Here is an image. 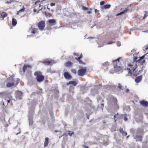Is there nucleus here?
<instances>
[{
    "instance_id": "nucleus-1",
    "label": "nucleus",
    "mask_w": 148,
    "mask_h": 148,
    "mask_svg": "<svg viewBox=\"0 0 148 148\" xmlns=\"http://www.w3.org/2000/svg\"><path fill=\"white\" fill-rule=\"evenodd\" d=\"M117 100L115 97H112L108 103V107L110 109H118L119 106L117 104Z\"/></svg>"
},
{
    "instance_id": "nucleus-2",
    "label": "nucleus",
    "mask_w": 148,
    "mask_h": 148,
    "mask_svg": "<svg viewBox=\"0 0 148 148\" xmlns=\"http://www.w3.org/2000/svg\"><path fill=\"white\" fill-rule=\"evenodd\" d=\"M143 65L141 63H136L133 68V71L136 72V77L141 73L143 71Z\"/></svg>"
},
{
    "instance_id": "nucleus-3",
    "label": "nucleus",
    "mask_w": 148,
    "mask_h": 148,
    "mask_svg": "<svg viewBox=\"0 0 148 148\" xmlns=\"http://www.w3.org/2000/svg\"><path fill=\"white\" fill-rule=\"evenodd\" d=\"M34 109V108L32 106L29 109L28 117L29 125L32 126L33 124Z\"/></svg>"
},
{
    "instance_id": "nucleus-4",
    "label": "nucleus",
    "mask_w": 148,
    "mask_h": 148,
    "mask_svg": "<svg viewBox=\"0 0 148 148\" xmlns=\"http://www.w3.org/2000/svg\"><path fill=\"white\" fill-rule=\"evenodd\" d=\"M42 73L40 71H38L35 72L34 73V75L36 76V81L38 82H42L44 79V76L42 75Z\"/></svg>"
},
{
    "instance_id": "nucleus-5",
    "label": "nucleus",
    "mask_w": 148,
    "mask_h": 148,
    "mask_svg": "<svg viewBox=\"0 0 148 148\" xmlns=\"http://www.w3.org/2000/svg\"><path fill=\"white\" fill-rule=\"evenodd\" d=\"M126 69L128 71V73L127 74L125 75V76L128 77L130 76L132 77V76H136V72L133 71V68L130 69V68H127Z\"/></svg>"
},
{
    "instance_id": "nucleus-6",
    "label": "nucleus",
    "mask_w": 148,
    "mask_h": 148,
    "mask_svg": "<svg viewBox=\"0 0 148 148\" xmlns=\"http://www.w3.org/2000/svg\"><path fill=\"white\" fill-rule=\"evenodd\" d=\"M113 66H114V71L116 73L119 74L121 73L123 71V70L121 68L122 66H121L119 65H113Z\"/></svg>"
},
{
    "instance_id": "nucleus-7",
    "label": "nucleus",
    "mask_w": 148,
    "mask_h": 148,
    "mask_svg": "<svg viewBox=\"0 0 148 148\" xmlns=\"http://www.w3.org/2000/svg\"><path fill=\"white\" fill-rule=\"evenodd\" d=\"M101 87V85H96L93 89H91V92L92 95H94L98 93L99 89Z\"/></svg>"
},
{
    "instance_id": "nucleus-8",
    "label": "nucleus",
    "mask_w": 148,
    "mask_h": 148,
    "mask_svg": "<svg viewBox=\"0 0 148 148\" xmlns=\"http://www.w3.org/2000/svg\"><path fill=\"white\" fill-rule=\"evenodd\" d=\"M45 26V22L43 21H40L38 24V27L41 31L44 30Z\"/></svg>"
},
{
    "instance_id": "nucleus-9",
    "label": "nucleus",
    "mask_w": 148,
    "mask_h": 148,
    "mask_svg": "<svg viewBox=\"0 0 148 148\" xmlns=\"http://www.w3.org/2000/svg\"><path fill=\"white\" fill-rule=\"evenodd\" d=\"M133 138L136 140V141L142 142L143 139V136L141 134H134L133 135Z\"/></svg>"
},
{
    "instance_id": "nucleus-10",
    "label": "nucleus",
    "mask_w": 148,
    "mask_h": 148,
    "mask_svg": "<svg viewBox=\"0 0 148 148\" xmlns=\"http://www.w3.org/2000/svg\"><path fill=\"white\" fill-rule=\"evenodd\" d=\"M86 71V68H82L78 70L77 74L79 76H82L85 74Z\"/></svg>"
},
{
    "instance_id": "nucleus-11",
    "label": "nucleus",
    "mask_w": 148,
    "mask_h": 148,
    "mask_svg": "<svg viewBox=\"0 0 148 148\" xmlns=\"http://www.w3.org/2000/svg\"><path fill=\"white\" fill-rule=\"evenodd\" d=\"M22 92L19 91H17L15 92V97L16 99L18 100L21 99L22 98Z\"/></svg>"
},
{
    "instance_id": "nucleus-12",
    "label": "nucleus",
    "mask_w": 148,
    "mask_h": 148,
    "mask_svg": "<svg viewBox=\"0 0 148 148\" xmlns=\"http://www.w3.org/2000/svg\"><path fill=\"white\" fill-rule=\"evenodd\" d=\"M63 75L64 77L67 79H71L72 78V77L71 75L68 72H65Z\"/></svg>"
},
{
    "instance_id": "nucleus-13",
    "label": "nucleus",
    "mask_w": 148,
    "mask_h": 148,
    "mask_svg": "<svg viewBox=\"0 0 148 148\" xmlns=\"http://www.w3.org/2000/svg\"><path fill=\"white\" fill-rule=\"evenodd\" d=\"M140 103L143 106L148 107V101H147L145 100L140 101Z\"/></svg>"
},
{
    "instance_id": "nucleus-14",
    "label": "nucleus",
    "mask_w": 148,
    "mask_h": 148,
    "mask_svg": "<svg viewBox=\"0 0 148 148\" xmlns=\"http://www.w3.org/2000/svg\"><path fill=\"white\" fill-rule=\"evenodd\" d=\"M121 59V58H119L116 60H114L112 61V63L113 65H119L120 60Z\"/></svg>"
},
{
    "instance_id": "nucleus-15",
    "label": "nucleus",
    "mask_w": 148,
    "mask_h": 148,
    "mask_svg": "<svg viewBox=\"0 0 148 148\" xmlns=\"http://www.w3.org/2000/svg\"><path fill=\"white\" fill-rule=\"evenodd\" d=\"M142 75H141L139 76L136 77L134 79L135 82L136 83H138L142 80Z\"/></svg>"
},
{
    "instance_id": "nucleus-16",
    "label": "nucleus",
    "mask_w": 148,
    "mask_h": 148,
    "mask_svg": "<svg viewBox=\"0 0 148 148\" xmlns=\"http://www.w3.org/2000/svg\"><path fill=\"white\" fill-rule=\"evenodd\" d=\"M42 62L43 64H46L48 66L52 65V61L49 60L47 59L45 61H42Z\"/></svg>"
},
{
    "instance_id": "nucleus-17",
    "label": "nucleus",
    "mask_w": 148,
    "mask_h": 148,
    "mask_svg": "<svg viewBox=\"0 0 148 148\" xmlns=\"http://www.w3.org/2000/svg\"><path fill=\"white\" fill-rule=\"evenodd\" d=\"M71 84L72 85L74 86H75L77 85V83L75 81H71L66 83V85L67 86Z\"/></svg>"
},
{
    "instance_id": "nucleus-18",
    "label": "nucleus",
    "mask_w": 148,
    "mask_h": 148,
    "mask_svg": "<svg viewBox=\"0 0 148 148\" xmlns=\"http://www.w3.org/2000/svg\"><path fill=\"white\" fill-rule=\"evenodd\" d=\"M111 5L109 4H107L103 5L101 7V10L102 11L104 9H107L111 7Z\"/></svg>"
},
{
    "instance_id": "nucleus-19",
    "label": "nucleus",
    "mask_w": 148,
    "mask_h": 148,
    "mask_svg": "<svg viewBox=\"0 0 148 148\" xmlns=\"http://www.w3.org/2000/svg\"><path fill=\"white\" fill-rule=\"evenodd\" d=\"M134 56L133 58V61L132 62V63L134 65L136 63H139V61H138V60H137L138 58L137 56H134V54L133 55Z\"/></svg>"
},
{
    "instance_id": "nucleus-20",
    "label": "nucleus",
    "mask_w": 148,
    "mask_h": 148,
    "mask_svg": "<svg viewBox=\"0 0 148 148\" xmlns=\"http://www.w3.org/2000/svg\"><path fill=\"white\" fill-rule=\"evenodd\" d=\"M0 95L1 96H5V97L6 96L7 97H8L9 98L10 97V95L8 93H7L6 92H1L0 93Z\"/></svg>"
},
{
    "instance_id": "nucleus-21",
    "label": "nucleus",
    "mask_w": 148,
    "mask_h": 148,
    "mask_svg": "<svg viewBox=\"0 0 148 148\" xmlns=\"http://www.w3.org/2000/svg\"><path fill=\"white\" fill-rule=\"evenodd\" d=\"M49 138L48 137H46L45 138V141L44 143V146L45 147L48 146L49 144Z\"/></svg>"
},
{
    "instance_id": "nucleus-22",
    "label": "nucleus",
    "mask_w": 148,
    "mask_h": 148,
    "mask_svg": "<svg viewBox=\"0 0 148 148\" xmlns=\"http://www.w3.org/2000/svg\"><path fill=\"white\" fill-rule=\"evenodd\" d=\"M86 88L84 86H82L80 88V93L82 94L85 92Z\"/></svg>"
},
{
    "instance_id": "nucleus-23",
    "label": "nucleus",
    "mask_w": 148,
    "mask_h": 148,
    "mask_svg": "<svg viewBox=\"0 0 148 148\" xmlns=\"http://www.w3.org/2000/svg\"><path fill=\"white\" fill-rule=\"evenodd\" d=\"M73 64V63L70 61L67 62L65 64V65L66 67L71 66H72Z\"/></svg>"
},
{
    "instance_id": "nucleus-24",
    "label": "nucleus",
    "mask_w": 148,
    "mask_h": 148,
    "mask_svg": "<svg viewBox=\"0 0 148 148\" xmlns=\"http://www.w3.org/2000/svg\"><path fill=\"white\" fill-rule=\"evenodd\" d=\"M58 87L57 86L56 88H55L52 90V91L55 94V95H57L59 93V91L58 90Z\"/></svg>"
},
{
    "instance_id": "nucleus-25",
    "label": "nucleus",
    "mask_w": 148,
    "mask_h": 148,
    "mask_svg": "<svg viewBox=\"0 0 148 148\" xmlns=\"http://www.w3.org/2000/svg\"><path fill=\"white\" fill-rule=\"evenodd\" d=\"M142 133V131L141 128H138L136 130L135 134H141Z\"/></svg>"
},
{
    "instance_id": "nucleus-26",
    "label": "nucleus",
    "mask_w": 148,
    "mask_h": 148,
    "mask_svg": "<svg viewBox=\"0 0 148 148\" xmlns=\"http://www.w3.org/2000/svg\"><path fill=\"white\" fill-rule=\"evenodd\" d=\"M49 23L51 24H53V25H54L55 23H56V20L54 19H51L49 20L48 21Z\"/></svg>"
},
{
    "instance_id": "nucleus-27",
    "label": "nucleus",
    "mask_w": 148,
    "mask_h": 148,
    "mask_svg": "<svg viewBox=\"0 0 148 148\" xmlns=\"http://www.w3.org/2000/svg\"><path fill=\"white\" fill-rule=\"evenodd\" d=\"M17 23V21L16 19L13 18L12 19V24L13 26H15Z\"/></svg>"
},
{
    "instance_id": "nucleus-28",
    "label": "nucleus",
    "mask_w": 148,
    "mask_h": 148,
    "mask_svg": "<svg viewBox=\"0 0 148 148\" xmlns=\"http://www.w3.org/2000/svg\"><path fill=\"white\" fill-rule=\"evenodd\" d=\"M14 85V82H8L6 84V86L8 87H10L13 86Z\"/></svg>"
},
{
    "instance_id": "nucleus-29",
    "label": "nucleus",
    "mask_w": 148,
    "mask_h": 148,
    "mask_svg": "<svg viewBox=\"0 0 148 148\" xmlns=\"http://www.w3.org/2000/svg\"><path fill=\"white\" fill-rule=\"evenodd\" d=\"M123 108L124 110L127 111H129L130 110V107L129 106H123Z\"/></svg>"
},
{
    "instance_id": "nucleus-30",
    "label": "nucleus",
    "mask_w": 148,
    "mask_h": 148,
    "mask_svg": "<svg viewBox=\"0 0 148 148\" xmlns=\"http://www.w3.org/2000/svg\"><path fill=\"white\" fill-rule=\"evenodd\" d=\"M8 15V14L5 12H3L1 13V16L2 17L4 18L5 17H6Z\"/></svg>"
},
{
    "instance_id": "nucleus-31",
    "label": "nucleus",
    "mask_w": 148,
    "mask_h": 148,
    "mask_svg": "<svg viewBox=\"0 0 148 148\" xmlns=\"http://www.w3.org/2000/svg\"><path fill=\"white\" fill-rule=\"evenodd\" d=\"M75 59L76 60H77L79 62V63L80 64H83V65H86V64L83 62L82 60H81V59Z\"/></svg>"
},
{
    "instance_id": "nucleus-32",
    "label": "nucleus",
    "mask_w": 148,
    "mask_h": 148,
    "mask_svg": "<svg viewBox=\"0 0 148 148\" xmlns=\"http://www.w3.org/2000/svg\"><path fill=\"white\" fill-rule=\"evenodd\" d=\"M32 74V72L30 70H28L27 71L26 73L27 77H30L31 76Z\"/></svg>"
},
{
    "instance_id": "nucleus-33",
    "label": "nucleus",
    "mask_w": 148,
    "mask_h": 148,
    "mask_svg": "<svg viewBox=\"0 0 148 148\" xmlns=\"http://www.w3.org/2000/svg\"><path fill=\"white\" fill-rule=\"evenodd\" d=\"M146 55V54H144V55H143L142 56L140 57L139 58V59L138 60V61H139V63H141V61L142 60H143V59L144 58L145 56Z\"/></svg>"
},
{
    "instance_id": "nucleus-34",
    "label": "nucleus",
    "mask_w": 148,
    "mask_h": 148,
    "mask_svg": "<svg viewBox=\"0 0 148 148\" xmlns=\"http://www.w3.org/2000/svg\"><path fill=\"white\" fill-rule=\"evenodd\" d=\"M104 107V104L103 103H101L100 105L98 106L99 108H100L101 109L102 111H103V108Z\"/></svg>"
},
{
    "instance_id": "nucleus-35",
    "label": "nucleus",
    "mask_w": 148,
    "mask_h": 148,
    "mask_svg": "<svg viewBox=\"0 0 148 148\" xmlns=\"http://www.w3.org/2000/svg\"><path fill=\"white\" fill-rule=\"evenodd\" d=\"M27 65H25L23 67V73H25V72L26 70L27 69Z\"/></svg>"
},
{
    "instance_id": "nucleus-36",
    "label": "nucleus",
    "mask_w": 148,
    "mask_h": 148,
    "mask_svg": "<svg viewBox=\"0 0 148 148\" xmlns=\"http://www.w3.org/2000/svg\"><path fill=\"white\" fill-rule=\"evenodd\" d=\"M145 14H144L143 17V19H144L145 18H146L148 16V15L147 14H148V12L147 11H145Z\"/></svg>"
},
{
    "instance_id": "nucleus-37",
    "label": "nucleus",
    "mask_w": 148,
    "mask_h": 148,
    "mask_svg": "<svg viewBox=\"0 0 148 148\" xmlns=\"http://www.w3.org/2000/svg\"><path fill=\"white\" fill-rule=\"evenodd\" d=\"M7 80L10 82H12L13 81L14 79L13 78V77L12 76H11L10 77L8 78L7 79Z\"/></svg>"
},
{
    "instance_id": "nucleus-38",
    "label": "nucleus",
    "mask_w": 148,
    "mask_h": 148,
    "mask_svg": "<svg viewBox=\"0 0 148 148\" xmlns=\"http://www.w3.org/2000/svg\"><path fill=\"white\" fill-rule=\"evenodd\" d=\"M71 72L73 73L76 74L77 73V71L76 69H71Z\"/></svg>"
},
{
    "instance_id": "nucleus-39",
    "label": "nucleus",
    "mask_w": 148,
    "mask_h": 148,
    "mask_svg": "<svg viewBox=\"0 0 148 148\" xmlns=\"http://www.w3.org/2000/svg\"><path fill=\"white\" fill-rule=\"evenodd\" d=\"M82 10H88V9H89V8H88L85 7V6H84V5H82Z\"/></svg>"
},
{
    "instance_id": "nucleus-40",
    "label": "nucleus",
    "mask_w": 148,
    "mask_h": 148,
    "mask_svg": "<svg viewBox=\"0 0 148 148\" xmlns=\"http://www.w3.org/2000/svg\"><path fill=\"white\" fill-rule=\"evenodd\" d=\"M103 65L104 66L107 67L109 65V63L108 62H106L104 63H103Z\"/></svg>"
},
{
    "instance_id": "nucleus-41",
    "label": "nucleus",
    "mask_w": 148,
    "mask_h": 148,
    "mask_svg": "<svg viewBox=\"0 0 148 148\" xmlns=\"http://www.w3.org/2000/svg\"><path fill=\"white\" fill-rule=\"evenodd\" d=\"M122 116H123V119L125 121H126L127 120V118L126 117V114H123Z\"/></svg>"
},
{
    "instance_id": "nucleus-42",
    "label": "nucleus",
    "mask_w": 148,
    "mask_h": 148,
    "mask_svg": "<svg viewBox=\"0 0 148 148\" xmlns=\"http://www.w3.org/2000/svg\"><path fill=\"white\" fill-rule=\"evenodd\" d=\"M16 1L15 0H10V1H7L5 2V3H8V4H10L12 2H14Z\"/></svg>"
},
{
    "instance_id": "nucleus-43",
    "label": "nucleus",
    "mask_w": 148,
    "mask_h": 148,
    "mask_svg": "<svg viewBox=\"0 0 148 148\" xmlns=\"http://www.w3.org/2000/svg\"><path fill=\"white\" fill-rule=\"evenodd\" d=\"M119 132L120 133L123 134L124 131L123 130V129L122 127H120L119 128Z\"/></svg>"
},
{
    "instance_id": "nucleus-44",
    "label": "nucleus",
    "mask_w": 148,
    "mask_h": 148,
    "mask_svg": "<svg viewBox=\"0 0 148 148\" xmlns=\"http://www.w3.org/2000/svg\"><path fill=\"white\" fill-rule=\"evenodd\" d=\"M96 98L97 99V102H99V101L101 99V97L99 95L97 96V97Z\"/></svg>"
},
{
    "instance_id": "nucleus-45",
    "label": "nucleus",
    "mask_w": 148,
    "mask_h": 148,
    "mask_svg": "<svg viewBox=\"0 0 148 148\" xmlns=\"http://www.w3.org/2000/svg\"><path fill=\"white\" fill-rule=\"evenodd\" d=\"M118 88H119V89H122V90H123L124 89L122 88V85L120 84H118V86L117 87Z\"/></svg>"
},
{
    "instance_id": "nucleus-46",
    "label": "nucleus",
    "mask_w": 148,
    "mask_h": 148,
    "mask_svg": "<svg viewBox=\"0 0 148 148\" xmlns=\"http://www.w3.org/2000/svg\"><path fill=\"white\" fill-rule=\"evenodd\" d=\"M68 134L70 136H71L72 134H74V133L73 132H72L71 133V131H68Z\"/></svg>"
},
{
    "instance_id": "nucleus-47",
    "label": "nucleus",
    "mask_w": 148,
    "mask_h": 148,
    "mask_svg": "<svg viewBox=\"0 0 148 148\" xmlns=\"http://www.w3.org/2000/svg\"><path fill=\"white\" fill-rule=\"evenodd\" d=\"M25 10V8L24 7V6H23V8H22L21 9L19 10V12H23Z\"/></svg>"
},
{
    "instance_id": "nucleus-48",
    "label": "nucleus",
    "mask_w": 148,
    "mask_h": 148,
    "mask_svg": "<svg viewBox=\"0 0 148 148\" xmlns=\"http://www.w3.org/2000/svg\"><path fill=\"white\" fill-rule=\"evenodd\" d=\"M114 42L113 41H110L108 42L107 44L108 45L111 44Z\"/></svg>"
},
{
    "instance_id": "nucleus-49",
    "label": "nucleus",
    "mask_w": 148,
    "mask_h": 148,
    "mask_svg": "<svg viewBox=\"0 0 148 148\" xmlns=\"http://www.w3.org/2000/svg\"><path fill=\"white\" fill-rule=\"evenodd\" d=\"M40 89L41 91L40 92V91H38L37 92V93L38 94H40L43 93L42 92V88H40Z\"/></svg>"
},
{
    "instance_id": "nucleus-50",
    "label": "nucleus",
    "mask_w": 148,
    "mask_h": 148,
    "mask_svg": "<svg viewBox=\"0 0 148 148\" xmlns=\"http://www.w3.org/2000/svg\"><path fill=\"white\" fill-rule=\"evenodd\" d=\"M105 2L104 1H101L100 3V5L101 6L105 4Z\"/></svg>"
},
{
    "instance_id": "nucleus-51",
    "label": "nucleus",
    "mask_w": 148,
    "mask_h": 148,
    "mask_svg": "<svg viewBox=\"0 0 148 148\" xmlns=\"http://www.w3.org/2000/svg\"><path fill=\"white\" fill-rule=\"evenodd\" d=\"M82 53L79 57H78V58L76 57L75 58V59H81L82 58Z\"/></svg>"
},
{
    "instance_id": "nucleus-52",
    "label": "nucleus",
    "mask_w": 148,
    "mask_h": 148,
    "mask_svg": "<svg viewBox=\"0 0 148 148\" xmlns=\"http://www.w3.org/2000/svg\"><path fill=\"white\" fill-rule=\"evenodd\" d=\"M35 28H34L33 29V30L32 31V32H31V33L32 34H35L36 33V31H35Z\"/></svg>"
},
{
    "instance_id": "nucleus-53",
    "label": "nucleus",
    "mask_w": 148,
    "mask_h": 148,
    "mask_svg": "<svg viewBox=\"0 0 148 148\" xmlns=\"http://www.w3.org/2000/svg\"><path fill=\"white\" fill-rule=\"evenodd\" d=\"M116 44L119 47L121 45V43L119 41L117 42Z\"/></svg>"
},
{
    "instance_id": "nucleus-54",
    "label": "nucleus",
    "mask_w": 148,
    "mask_h": 148,
    "mask_svg": "<svg viewBox=\"0 0 148 148\" xmlns=\"http://www.w3.org/2000/svg\"><path fill=\"white\" fill-rule=\"evenodd\" d=\"M86 118L88 119H89V115L88 114L86 113Z\"/></svg>"
},
{
    "instance_id": "nucleus-55",
    "label": "nucleus",
    "mask_w": 148,
    "mask_h": 148,
    "mask_svg": "<svg viewBox=\"0 0 148 148\" xmlns=\"http://www.w3.org/2000/svg\"><path fill=\"white\" fill-rule=\"evenodd\" d=\"M103 143L105 145H108V142L106 141H103Z\"/></svg>"
},
{
    "instance_id": "nucleus-56",
    "label": "nucleus",
    "mask_w": 148,
    "mask_h": 148,
    "mask_svg": "<svg viewBox=\"0 0 148 148\" xmlns=\"http://www.w3.org/2000/svg\"><path fill=\"white\" fill-rule=\"evenodd\" d=\"M55 5H56V3H51L50 4V5L51 6H55Z\"/></svg>"
},
{
    "instance_id": "nucleus-57",
    "label": "nucleus",
    "mask_w": 148,
    "mask_h": 148,
    "mask_svg": "<svg viewBox=\"0 0 148 148\" xmlns=\"http://www.w3.org/2000/svg\"><path fill=\"white\" fill-rule=\"evenodd\" d=\"M133 64H128V66L131 67V68H133Z\"/></svg>"
},
{
    "instance_id": "nucleus-58",
    "label": "nucleus",
    "mask_w": 148,
    "mask_h": 148,
    "mask_svg": "<svg viewBox=\"0 0 148 148\" xmlns=\"http://www.w3.org/2000/svg\"><path fill=\"white\" fill-rule=\"evenodd\" d=\"M128 6L125 8V10H124V11H126V12L128 11Z\"/></svg>"
},
{
    "instance_id": "nucleus-59",
    "label": "nucleus",
    "mask_w": 148,
    "mask_h": 148,
    "mask_svg": "<svg viewBox=\"0 0 148 148\" xmlns=\"http://www.w3.org/2000/svg\"><path fill=\"white\" fill-rule=\"evenodd\" d=\"M5 119V118L4 117V116H1L0 117V119L1 120H3L4 119Z\"/></svg>"
},
{
    "instance_id": "nucleus-60",
    "label": "nucleus",
    "mask_w": 148,
    "mask_h": 148,
    "mask_svg": "<svg viewBox=\"0 0 148 148\" xmlns=\"http://www.w3.org/2000/svg\"><path fill=\"white\" fill-rule=\"evenodd\" d=\"M121 14L122 15V14H123L124 13H125L126 12V11H124V10L121 11Z\"/></svg>"
},
{
    "instance_id": "nucleus-61",
    "label": "nucleus",
    "mask_w": 148,
    "mask_h": 148,
    "mask_svg": "<svg viewBox=\"0 0 148 148\" xmlns=\"http://www.w3.org/2000/svg\"><path fill=\"white\" fill-rule=\"evenodd\" d=\"M136 122H142V121H141V119H139L138 120L137 119H136Z\"/></svg>"
},
{
    "instance_id": "nucleus-62",
    "label": "nucleus",
    "mask_w": 148,
    "mask_h": 148,
    "mask_svg": "<svg viewBox=\"0 0 148 148\" xmlns=\"http://www.w3.org/2000/svg\"><path fill=\"white\" fill-rule=\"evenodd\" d=\"M123 135H124L126 136L127 135V133L126 132H125L124 131V132L123 133V134H122Z\"/></svg>"
},
{
    "instance_id": "nucleus-63",
    "label": "nucleus",
    "mask_w": 148,
    "mask_h": 148,
    "mask_svg": "<svg viewBox=\"0 0 148 148\" xmlns=\"http://www.w3.org/2000/svg\"><path fill=\"white\" fill-rule=\"evenodd\" d=\"M27 65V67H28L29 68H32V66L30 65Z\"/></svg>"
},
{
    "instance_id": "nucleus-64",
    "label": "nucleus",
    "mask_w": 148,
    "mask_h": 148,
    "mask_svg": "<svg viewBox=\"0 0 148 148\" xmlns=\"http://www.w3.org/2000/svg\"><path fill=\"white\" fill-rule=\"evenodd\" d=\"M95 13H98L99 11V10H98L97 9H95Z\"/></svg>"
}]
</instances>
